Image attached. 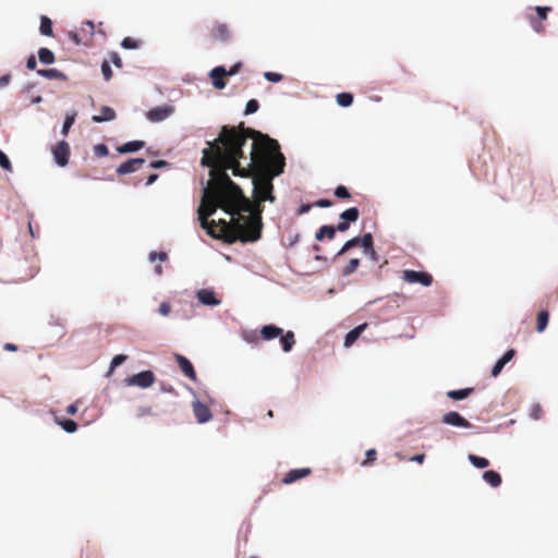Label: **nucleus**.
I'll return each mask as SVG.
<instances>
[{
  "instance_id": "42",
  "label": "nucleus",
  "mask_w": 558,
  "mask_h": 558,
  "mask_svg": "<svg viewBox=\"0 0 558 558\" xmlns=\"http://www.w3.org/2000/svg\"><path fill=\"white\" fill-rule=\"evenodd\" d=\"M242 339L250 344H256L258 342V336L255 330H244L242 332Z\"/></svg>"
},
{
  "instance_id": "37",
  "label": "nucleus",
  "mask_w": 558,
  "mask_h": 558,
  "mask_svg": "<svg viewBox=\"0 0 558 558\" xmlns=\"http://www.w3.org/2000/svg\"><path fill=\"white\" fill-rule=\"evenodd\" d=\"M333 195L339 199H349L351 198V192L345 185L339 184L333 190Z\"/></svg>"
},
{
  "instance_id": "14",
  "label": "nucleus",
  "mask_w": 558,
  "mask_h": 558,
  "mask_svg": "<svg viewBox=\"0 0 558 558\" xmlns=\"http://www.w3.org/2000/svg\"><path fill=\"white\" fill-rule=\"evenodd\" d=\"M517 351L514 349H508L493 365L492 367V376L494 378L498 377L504 367L514 357Z\"/></svg>"
},
{
  "instance_id": "10",
  "label": "nucleus",
  "mask_w": 558,
  "mask_h": 558,
  "mask_svg": "<svg viewBox=\"0 0 558 558\" xmlns=\"http://www.w3.org/2000/svg\"><path fill=\"white\" fill-rule=\"evenodd\" d=\"M174 112V107L171 105L157 106L146 112V118L150 122H161L168 119Z\"/></svg>"
},
{
  "instance_id": "22",
  "label": "nucleus",
  "mask_w": 558,
  "mask_h": 558,
  "mask_svg": "<svg viewBox=\"0 0 558 558\" xmlns=\"http://www.w3.org/2000/svg\"><path fill=\"white\" fill-rule=\"evenodd\" d=\"M211 37L215 40L226 43L230 39L231 34L229 27L225 23H219L211 32Z\"/></svg>"
},
{
  "instance_id": "43",
  "label": "nucleus",
  "mask_w": 558,
  "mask_h": 558,
  "mask_svg": "<svg viewBox=\"0 0 558 558\" xmlns=\"http://www.w3.org/2000/svg\"><path fill=\"white\" fill-rule=\"evenodd\" d=\"M93 151H94V155H95L96 157L101 158V157H106V156H108V154H109V148H108V146H107L106 144H104V143H98V144H96V145L93 147Z\"/></svg>"
},
{
  "instance_id": "64",
  "label": "nucleus",
  "mask_w": 558,
  "mask_h": 558,
  "mask_svg": "<svg viewBox=\"0 0 558 558\" xmlns=\"http://www.w3.org/2000/svg\"><path fill=\"white\" fill-rule=\"evenodd\" d=\"M65 411L69 415H75L78 411V408L76 403H71L66 407Z\"/></svg>"
},
{
  "instance_id": "56",
  "label": "nucleus",
  "mask_w": 558,
  "mask_h": 558,
  "mask_svg": "<svg viewBox=\"0 0 558 558\" xmlns=\"http://www.w3.org/2000/svg\"><path fill=\"white\" fill-rule=\"evenodd\" d=\"M159 390L162 393H174L175 392L173 386L168 384V383H166V381H161L159 384Z\"/></svg>"
},
{
  "instance_id": "9",
  "label": "nucleus",
  "mask_w": 558,
  "mask_h": 558,
  "mask_svg": "<svg viewBox=\"0 0 558 558\" xmlns=\"http://www.w3.org/2000/svg\"><path fill=\"white\" fill-rule=\"evenodd\" d=\"M441 422L446 425L458 428H472L473 424L457 411H449L441 417Z\"/></svg>"
},
{
  "instance_id": "3",
  "label": "nucleus",
  "mask_w": 558,
  "mask_h": 558,
  "mask_svg": "<svg viewBox=\"0 0 558 558\" xmlns=\"http://www.w3.org/2000/svg\"><path fill=\"white\" fill-rule=\"evenodd\" d=\"M156 380L155 373L151 369H144L124 379V384L129 387H138L147 389L154 385Z\"/></svg>"
},
{
  "instance_id": "2",
  "label": "nucleus",
  "mask_w": 558,
  "mask_h": 558,
  "mask_svg": "<svg viewBox=\"0 0 558 558\" xmlns=\"http://www.w3.org/2000/svg\"><path fill=\"white\" fill-rule=\"evenodd\" d=\"M256 148L259 146L262 153L267 156L269 162L272 163L276 169L272 173L259 180L258 182L253 179V196L258 203L270 202L274 203L276 197L274 195V184L272 180L283 173L286 167V158L283 154L280 151V145L277 140L271 138L269 135L264 134L262 132L257 133V137H255ZM257 159L259 158L258 151L256 150Z\"/></svg>"
},
{
  "instance_id": "1",
  "label": "nucleus",
  "mask_w": 558,
  "mask_h": 558,
  "mask_svg": "<svg viewBox=\"0 0 558 558\" xmlns=\"http://www.w3.org/2000/svg\"><path fill=\"white\" fill-rule=\"evenodd\" d=\"M257 133L251 128L225 125L218 138L208 142L209 147L203 149L201 158L203 167L211 168L214 161L221 167L215 186L211 190L203 186V201L197 209L201 226L206 230L207 218L220 208L229 219H219V225L242 243H255L262 238L263 221L259 215L253 214L247 197L227 171L231 170L238 178L250 177L257 162Z\"/></svg>"
},
{
  "instance_id": "4",
  "label": "nucleus",
  "mask_w": 558,
  "mask_h": 558,
  "mask_svg": "<svg viewBox=\"0 0 558 558\" xmlns=\"http://www.w3.org/2000/svg\"><path fill=\"white\" fill-rule=\"evenodd\" d=\"M189 392L196 397V392L193 388L187 387ZM193 413L198 424L208 423L213 418V413L209 408L202 402L199 399L195 398L192 402Z\"/></svg>"
},
{
  "instance_id": "52",
  "label": "nucleus",
  "mask_w": 558,
  "mask_h": 558,
  "mask_svg": "<svg viewBox=\"0 0 558 558\" xmlns=\"http://www.w3.org/2000/svg\"><path fill=\"white\" fill-rule=\"evenodd\" d=\"M110 61L113 63V65L118 69H121L123 66V62H122V59L121 57L119 56L118 52L116 51H112L110 52Z\"/></svg>"
},
{
  "instance_id": "16",
  "label": "nucleus",
  "mask_w": 558,
  "mask_h": 558,
  "mask_svg": "<svg viewBox=\"0 0 558 558\" xmlns=\"http://www.w3.org/2000/svg\"><path fill=\"white\" fill-rule=\"evenodd\" d=\"M310 468L291 469L283 477L282 483L286 485L292 484L301 478L311 474Z\"/></svg>"
},
{
  "instance_id": "28",
  "label": "nucleus",
  "mask_w": 558,
  "mask_h": 558,
  "mask_svg": "<svg viewBox=\"0 0 558 558\" xmlns=\"http://www.w3.org/2000/svg\"><path fill=\"white\" fill-rule=\"evenodd\" d=\"M76 117H77V112L75 110H71L65 113V117H64V120L62 123V128H61V134L63 136H66L69 134V131L75 123Z\"/></svg>"
},
{
  "instance_id": "58",
  "label": "nucleus",
  "mask_w": 558,
  "mask_h": 558,
  "mask_svg": "<svg viewBox=\"0 0 558 558\" xmlns=\"http://www.w3.org/2000/svg\"><path fill=\"white\" fill-rule=\"evenodd\" d=\"M171 311V306L168 302H162L160 303L159 307H158V313L162 316H167L169 315Z\"/></svg>"
},
{
  "instance_id": "36",
  "label": "nucleus",
  "mask_w": 558,
  "mask_h": 558,
  "mask_svg": "<svg viewBox=\"0 0 558 558\" xmlns=\"http://www.w3.org/2000/svg\"><path fill=\"white\" fill-rule=\"evenodd\" d=\"M359 266H360V259L351 258L349 260L348 265L342 269V276L343 277L351 276L353 272H355V270L357 269Z\"/></svg>"
},
{
  "instance_id": "23",
  "label": "nucleus",
  "mask_w": 558,
  "mask_h": 558,
  "mask_svg": "<svg viewBox=\"0 0 558 558\" xmlns=\"http://www.w3.org/2000/svg\"><path fill=\"white\" fill-rule=\"evenodd\" d=\"M482 478L493 488L499 487L502 483L500 473L495 470L484 471L482 474Z\"/></svg>"
},
{
  "instance_id": "50",
  "label": "nucleus",
  "mask_w": 558,
  "mask_h": 558,
  "mask_svg": "<svg viewBox=\"0 0 558 558\" xmlns=\"http://www.w3.org/2000/svg\"><path fill=\"white\" fill-rule=\"evenodd\" d=\"M169 166H170V163L163 159H156V160L150 161V163H149V168L157 169V170L167 168Z\"/></svg>"
},
{
  "instance_id": "34",
  "label": "nucleus",
  "mask_w": 558,
  "mask_h": 558,
  "mask_svg": "<svg viewBox=\"0 0 558 558\" xmlns=\"http://www.w3.org/2000/svg\"><path fill=\"white\" fill-rule=\"evenodd\" d=\"M359 243H357V236H353L349 240H347L344 242V244L341 246V248L337 252V254L335 255V258L338 257V256H341L343 254H345L347 252H349L351 248L357 246Z\"/></svg>"
},
{
  "instance_id": "40",
  "label": "nucleus",
  "mask_w": 558,
  "mask_h": 558,
  "mask_svg": "<svg viewBox=\"0 0 558 558\" xmlns=\"http://www.w3.org/2000/svg\"><path fill=\"white\" fill-rule=\"evenodd\" d=\"M263 77L270 83H280L283 80V75L279 72L266 71L263 73Z\"/></svg>"
},
{
  "instance_id": "57",
  "label": "nucleus",
  "mask_w": 558,
  "mask_h": 558,
  "mask_svg": "<svg viewBox=\"0 0 558 558\" xmlns=\"http://www.w3.org/2000/svg\"><path fill=\"white\" fill-rule=\"evenodd\" d=\"M241 68H242V62H235V63H233V64L229 68V70H227V75H228V76H233V75L238 74V73L240 72Z\"/></svg>"
},
{
  "instance_id": "7",
  "label": "nucleus",
  "mask_w": 558,
  "mask_h": 558,
  "mask_svg": "<svg viewBox=\"0 0 558 558\" xmlns=\"http://www.w3.org/2000/svg\"><path fill=\"white\" fill-rule=\"evenodd\" d=\"M70 145L65 140L60 141L53 148H52V156L56 165L60 168H63L68 166L69 159H70Z\"/></svg>"
},
{
  "instance_id": "46",
  "label": "nucleus",
  "mask_w": 558,
  "mask_h": 558,
  "mask_svg": "<svg viewBox=\"0 0 558 558\" xmlns=\"http://www.w3.org/2000/svg\"><path fill=\"white\" fill-rule=\"evenodd\" d=\"M0 167L5 171H12V163L8 155L0 149Z\"/></svg>"
},
{
  "instance_id": "47",
  "label": "nucleus",
  "mask_w": 558,
  "mask_h": 558,
  "mask_svg": "<svg viewBox=\"0 0 558 558\" xmlns=\"http://www.w3.org/2000/svg\"><path fill=\"white\" fill-rule=\"evenodd\" d=\"M128 360V355L125 354H116L111 361H110V364H111V369H116L117 367H119L120 365H122L125 361Z\"/></svg>"
},
{
  "instance_id": "26",
  "label": "nucleus",
  "mask_w": 558,
  "mask_h": 558,
  "mask_svg": "<svg viewBox=\"0 0 558 558\" xmlns=\"http://www.w3.org/2000/svg\"><path fill=\"white\" fill-rule=\"evenodd\" d=\"M39 33L43 36L52 37L53 36V23L50 17L47 15L40 16V25Z\"/></svg>"
},
{
  "instance_id": "39",
  "label": "nucleus",
  "mask_w": 558,
  "mask_h": 558,
  "mask_svg": "<svg viewBox=\"0 0 558 558\" xmlns=\"http://www.w3.org/2000/svg\"><path fill=\"white\" fill-rule=\"evenodd\" d=\"M258 109H259L258 100L255 98H252V99L247 100V102L245 105L244 114L245 116L254 114L255 112L258 111Z\"/></svg>"
},
{
  "instance_id": "60",
  "label": "nucleus",
  "mask_w": 558,
  "mask_h": 558,
  "mask_svg": "<svg viewBox=\"0 0 558 558\" xmlns=\"http://www.w3.org/2000/svg\"><path fill=\"white\" fill-rule=\"evenodd\" d=\"M11 82V74H4L2 76H0V88H3L5 87L7 85H9Z\"/></svg>"
},
{
  "instance_id": "63",
  "label": "nucleus",
  "mask_w": 558,
  "mask_h": 558,
  "mask_svg": "<svg viewBox=\"0 0 558 558\" xmlns=\"http://www.w3.org/2000/svg\"><path fill=\"white\" fill-rule=\"evenodd\" d=\"M425 460V454L424 453H416L414 454L413 457L410 458V461L411 462H416V463H420L422 464Z\"/></svg>"
},
{
  "instance_id": "59",
  "label": "nucleus",
  "mask_w": 558,
  "mask_h": 558,
  "mask_svg": "<svg viewBox=\"0 0 558 558\" xmlns=\"http://www.w3.org/2000/svg\"><path fill=\"white\" fill-rule=\"evenodd\" d=\"M158 178H159L158 173L148 174L146 178L145 185L149 186V185L154 184L158 180Z\"/></svg>"
},
{
  "instance_id": "44",
  "label": "nucleus",
  "mask_w": 558,
  "mask_h": 558,
  "mask_svg": "<svg viewBox=\"0 0 558 558\" xmlns=\"http://www.w3.org/2000/svg\"><path fill=\"white\" fill-rule=\"evenodd\" d=\"M101 74L105 81H110L112 77V69L108 60H104L100 65Z\"/></svg>"
},
{
  "instance_id": "53",
  "label": "nucleus",
  "mask_w": 558,
  "mask_h": 558,
  "mask_svg": "<svg viewBox=\"0 0 558 558\" xmlns=\"http://www.w3.org/2000/svg\"><path fill=\"white\" fill-rule=\"evenodd\" d=\"M313 206L314 204L311 203L301 204L296 209V215L301 216L307 214L313 208Z\"/></svg>"
},
{
  "instance_id": "54",
  "label": "nucleus",
  "mask_w": 558,
  "mask_h": 558,
  "mask_svg": "<svg viewBox=\"0 0 558 558\" xmlns=\"http://www.w3.org/2000/svg\"><path fill=\"white\" fill-rule=\"evenodd\" d=\"M314 206L318 208H329L332 206V201L329 198H319L315 202Z\"/></svg>"
},
{
  "instance_id": "35",
  "label": "nucleus",
  "mask_w": 558,
  "mask_h": 558,
  "mask_svg": "<svg viewBox=\"0 0 558 558\" xmlns=\"http://www.w3.org/2000/svg\"><path fill=\"white\" fill-rule=\"evenodd\" d=\"M357 243L362 248L373 247L374 238L371 232L364 233L362 236H357Z\"/></svg>"
},
{
  "instance_id": "49",
  "label": "nucleus",
  "mask_w": 558,
  "mask_h": 558,
  "mask_svg": "<svg viewBox=\"0 0 558 558\" xmlns=\"http://www.w3.org/2000/svg\"><path fill=\"white\" fill-rule=\"evenodd\" d=\"M167 258H168V255L166 252L151 251L149 253V262H151V263H154L156 260L165 262Z\"/></svg>"
},
{
  "instance_id": "48",
  "label": "nucleus",
  "mask_w": 558,
  "mask_h": 558,
  "mask_svg": "<svg viewBox=\"0 0 558 558\" xmlns=\"http://www.w3.org/2000/svg\"><path fill=\"white\" fill-rule=\"evenodd\" d=\"M377 451L376 449L372 448L366 450L365 452V460L361 463L363 466H366L371 463H373L376 460Z\"/></svg>"
},
{
  "instance_id": "17",
  "label": "nucleus",
  "mask_w": 558,
  "mask_h": 558,
  "mask_svg": "<svg viewBox=\"0 0 558 558\" xmlns=\"http://www.w3.org/2000/svg\"><path fill=\"white\" fill-rule=\"evenodd\" d=\"M283 333V329L275 324H267L260 328V338L265 341H271L279 338Z\"/></svg>"
},
{
  "instance_id": "41",
  "label": "nucleus",
  "mask_w": 558,
  "mask_h": 558,
  "mask_svg": "<svg viewBox=\"0 0 558 558\" xmlns=\"http://www.w3.org/2000/svg\"><path fill=\"white\" fill-rule=\"evenodd\" d=\"M525 17H526V20L530 22L531 27H532V29H533L535 33H541V32H543L544 26H543V24L541 23V21H539L537 17H535V16H534L533 14H531V13H527Z\"/></svg>"
},
{
  "instance_id": "45",
  "label": "nucleus",
  "mask_w": 558,
  "mask_h": 558,
  "mask_svg": "<svg viewBox=\"0 0 558 558\" xmlns=\"http://www.w3.org/2000/svg\"><path fill=\"white\" fill-rule=\"evenodd\" d=\"M534 10L537 14V19L539 21H544L547 19L548 13L551 12L553 9L548 5H536Z\"/></svg>"
},
{
  "instance_id": "62",
  "label": "nucleus",
  "mask_w": 558,
  "mask_h": 558,
  "mask_svg": "<svg viewBox=\"0 0 558 558\" xmlns=\"http://www.w3.org/2000/svg\"><path fill=\"white\" fill-rule=\"evenodd\" d=\"M151 414H153L151 408H149V407H142V408L138 409L137 416L142 417L144 415H151Z\"/></svg>"
},
{
  "instance_id": "32",
  "label": "nucleus",
  "mask_w": 558,
  "mask_h": 558,
  "mask_svg": "<svg viewBox=\"0 0 558 558\" xmlns=\"http://www.w3.org/2000/svg\"><path fill=\"white\" fill-rule=\"evenodd\" d=\"M361 337V333L355 329L352 328L350 331L347 332L343 340V347L350 348L352 347L356 340Z\"/></svg>"
},
{
  "instance_id": "51",
  "label": "nucleus",
  "mask_w": 558,
  "mask_h": 558,
  "mask_svg": "<svg viewBox=\"0 0 558 558\" xmlns=\"http://www.w3.org/2000/svg\"><path fill=\"white\" fill-rule=\"evenodd\" d=\"M363 253L372 260V262H378L379 259V255L377 254V252L375 251L374 246L373 247H367V248H363Z\"/></svg>"
},
{
  "instance_id": "21",
  "label": "nucleus",
  "mask_w": 558,
  "mask_h": 558,
  "mask_svg": "<svg viewBox=\"0 0 558 558\" xmlns=\"http://www.w3.org/2000/svg\"><path fill=\"white\" fill-rule=\"evenodd\" d=\"M279 342L284 353H289L295 344V335L292 330L283 331L279 336Z\"/></svg>"
},
{
  "instance_id": "18",
  "label": "nucleus",
  "mask_w": 558,
  "mask_h": 558,
  "mask_svg": "<svg viewBox=\"0 0 558 558\" xmlns=\"http://www.w3.org/2000/svg\"><path fill=\"white\" fill-rule=\"evenodd\" d=\"M50 413L54 417V423L58 426H60L65 433L73 434L77 430L78 425L74 420L68 417H59L54 411H50Z\"/></svg>"
},
{
  "instance_id": "30",
  "label": "nucleus",
  "mask_w": 558,
  "mask_h": 558,
  "mask_svg": "<svg viewBox=\"0 0 558 558\" xmlns=\"http://www.w3.org/2000/svg\"><path fill=\"white\" fill-rule=\"evenodd\" d=\"M548 322H549V312L545 311V310L538 312L537 318H536V331L538 333L544 332L548 326Z\"/></svg>"
},
{
  "instance_id": "31",
  "label": "nucleus",
  "mask_w": 558,
  "mask_h": 558,
  "mask_svg": "<svg viewBox=\"0 0 558 558\" xmlns=\"http://www.w3.org/2000/svg\"><path fill=\"white\" fill-rule=\"evenodd\" d=\"M354 97L350 92H341L336 96V102L341 108H348L353 104Z\"/></svg>"
},
{
  "instance_id": "6",
  "label": "nucleus",
  "mask_w": 558,
  "mask_h": 558,
  "mask_svg": "<svg viewBox=\"0 0 558 558\" xmlns=\"http://www.w3.org/2000/svg\"><path fill=\"white\" fill-rule=\"evenodd\" d=\"M360 209L357 207H350L340 213L339 218L340 221L335 225L338 232H345L349 230L351 223H354L359 220Z\"/></svg>"
},
{
  "instance_id": "27",
  "label": "nucleus",
  "mask_w": 558,
  "mask_h": 558,
  "mask_svg": "<svg viewBox=\"0 0 558 558\" xmlns=\"http://www.w3.org/2000/svg\"><path fill=\"white\" fill-rule=\"evenodd\" d=\"M38 60L45 65H50L54 63L56 57L51 49L41 47L38 49Z\"/></svg>"
},
{
  "instance_id": "61",
  "label": "nucleus",
  "mask_w": 558,
  "mask_h": 558,
  "mask_svg": "<svg viewBox=\"0 0 558 558\" xmlns=\"http://www.w3.org/2000/svg\"><path fill=\"white\" fill-rule=\"evenodd\" d=\"M288 241H289L290 247L294 246L300 241V234L299 233L290 234L288 238Z\"/></svg>"
},
{
  "instance_id": "5",
  "label": "nucleus",
  "mask_w": 558,
  "mask_h": 558,
  "mask_svg": "<svg viewBox=\"0 0 558 558\" xmlns=\"http://www.w3.org/2000/svg\"><path fill=\"white\" fill-rule=\"evenodd\" d=\"M402 279L408 283H420L423 287H429L433 283V276L423 270L407 269L403 271Z\"/></svg>"
},
{
  "instance_id": "24",
  "label": "nucleus",
  "mask_w": 558,
  "mask_h": 558,
  "mask_svg": "<svg viewBox=\"0 0 558 558\" xmlns=\"http://www.w3.org/2000/svg\"><path fill=\"white\" fill-rule=\"evenodd\" d=\"M37 75L47 80H66L68 76L56 68L36 70Z\"/></svg>"
},
{
  "instance_id": "20",
  "label": "nucleus",
  "mask_w": 558,
  "mask_h": 558,
  "mask_svg": "<svg viewBox=\"0 0 558 558\" xmlns=\"http://www.w3.org/2000/svg\"><path fill=\"white\" fill-rule=\"evenodd\" d=\"M100 114H94L92 117L93 122L95 123H104L113 121L117 118V113L113 108L109 106H102L100 109Z\"/></svg>"
},
{
  "instance_id": "25",
  "label": "nucleus",
  "mask_w": 558,
  "mask_h": 558,
  "mask_svg": "<svg viewBox=\"0 0 558 558\" xmlns=\"http://www.w3.org/2000/svg\"><path fill=\"white\" fill-rule=\"evenodd\" d=\"M474 391L473 387H464L461 389H453L447 391V397L454 401H461L469 398Z\"/></svg>"
},
{
  "instance_id": "19",
  "label": "nucleus",
  "mask_w": 558,
  "mask_h": 558,
  "mask_svg": "<svg viewBox=\"0 0 558 558\" xmlns=\"http://www.w3.org/2000/svg\"><path fill=\"white\" fill-rule=\"evenodd\" d=\"M337 232H338V230L335 227V225H323L315 232V240L317 242H323L326 239L332 240V239H335Z\"/></svg>"
},
{
  "instance_id": "33",
  "label": "nucleus",
  "mask_w": 558,
  "mask_h": 558,
  "mask_svg": "<svg viewBox=\"0 0 558 558\" xmlns=\"http://www.w3.org/2000/svg\"><path fill=\"white\" fill-rule=\"evenodd\" d=\"M121 47L123 49H126V50H134V49H137L140 48L141 46V41L136 38H133V37H130V36H126L122 39L121 41Z\"/></svg>"
},
{
  "instance_id": "29",
  "label": "nucleus",
  "mask_w": 558,
  "mask_h": 558,
  "mask_svg": "<svg viewBox=\"0 0 558 558\" xmlns=\"http://www.w3.org/2000/svg\"><path fill=\"white\" fill-rule=\"evenodd\" d=\"M469 462L475 468V469H486L489 466V460L485 457H481L474 453L468 454Z\"/></svg>"
},
{
  "instance_id": "8",
  "label": "nucleus",
  "mask_w": 558,
  "mask_h": 558,
  "mask_svg": "<svg viewBox=\"0 0 558 558\" xmlns=\"http://www.w3.org/2000/svg\"><path fill=\"white\" fill-rule=\"evenodd\" d=\"M195 298L199 304L207 307H216L221 304V300L217 296L213 288H202L195 293Z\"/></svg>"
},
{
  "instance_id": "11",
  "label": "nucleus",
  "mask_w": 558,
  "mask_h": 558,
  "mask_svg": "<svg viewBox=\"0 0 558 558\" xmlns=\"http://www.w3.org/2000/svg\"><path fill=\"white\" fill-rule=\"evenodd\" d=\"M174 360L184 376H186L192 381L197 380V374L194 368V365L186 356H184L183 354H180V353H175Z\"/></svg>"
},
{
  "instance_id": "13",
  "label": "nucleus",
  "mask_w": 558,
  "mask_h": 558,
  "mask_svg": "<svg viewBox=\"0 0 558 558\" xmlns=\"http://www.w3.org/2000/svg\"><path fill=\"white\" fill-rule=\"evenodd\" d=\"M226 75H227V69L225 65H217V66L213 68L208 73V76L211 80V85L218 90H222L226 88V86H227V82L225 80Z\"/></svg>"
},
{
  "instance_id": "15",
  "label": "nucleus",
  "mask_w": 558,
  "mask_h": 558,
  "mask_svg": "<svg viewBox=\"0 0 558 558\" xmlns=\"http://www.w3.org/2000/svg\"><path fill=\"white\" fill-rule=\"evenodd\" d=\"M145 147V142L142 140H133L125 142L117 147L120 155L135 154Z\"/></svg>"
},
{
  "instance_id": "38",
  "label": "nucleus",
  "mask_w": 558,
  "mask_h": 558,
  "mask_svg": "<svg viewBox=\"0 0 558 558\" xmlns=\"http://www.w3.org/2000/svg\"><path fill=\"white\" fill-rule=\"evenodd\" d=\"M529 416L533 421H539L543 417V409L539 403H533L531 405Z\"/></svg>"
},
{
  "instance_id": "55",
  "label": "nucleus",
  "mask_w": 558,
  "mask_h": 558,
  "mask_svg": "<svg viewBox=\"0 0 558 558\" xmlns=\"http://www.w3.org/2000/svg\"><path fill=\"white\" fill-rule=\"evenodd\" d=\"M26 68L31 71L37 70V60L35 54H29L26 59Z\"/></svg>"
},
{
  "instance_id": "12",
  "label": "nucleus",
  "mask_w": 558,
  "mask_h": 558,
  "mask_svg": "<svg viewBox=\"0 0 558 558\" xmlns=\"http://www.w3.org/2000/svg\"><path fill=\"white\" fill-rule=\"evenodd\" d=\"M144 163L145 159L143 157L129 158L117 167L116 172L119 175L131 174Z\"/></svg>"
}]
</instances>
